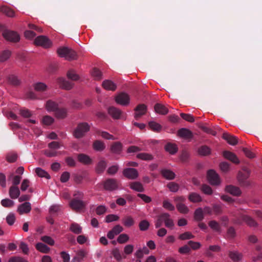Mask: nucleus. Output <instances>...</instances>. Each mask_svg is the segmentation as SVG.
<instances>
[{
    "label": "nucleus",
    "mask_w": 262,
    "mask_h": 262,
    "mask_svg": "<svg viewBox=\"0 0 262 262\" xmlns=\"http://www.w3.org/2000/svg\"><path fill=\"white\" fill-rule=\"evenodd\" d=\"M223 156L225 159L230 161L234 164H238L240 162L239 160L236 155L231 151L227 150L224 151L223 152Z\"/></svg>",
    "instance_id": "4468645a"
},
{
    "label": "nucleus",
    "mask_w": 262,
    "mask_h": 262,
    "mask_svg": "<svg viewBox=\"0 0 262 262\" xmlns=\"http://www.w3.org/2000/svg\"><path fill=\"white\" fill-rule=\"evenodd\" d=\"M54 113L55 116L59 119L64 118L67 115V110L64 108L58 107Z\"/></svg>",
    "instance_id": "f704fd0d"
},
{
    "label": "nucleus",
    "mask_w": 262,
    "mask_h": 262,
    "mask_svg": "<svg viewBox=\"0 0 262 262\" xmlns=\"http://www.w3.org/2000/svg\"><path fill=\"white\" fill-rule=\"evenodd\" d=\"M178 136L186 139H191L193 137L192 133L188 129L182 128L178 131Z\"/></svg>",
    "instance_id": "2eb2a0df"
},
{
    "label": "nucleus",
    "mask_w": 262,
    "mask_h": 262,
    "mask_svg": "<svg viewBox=\"0 0 262 262\" xmlns=\"http://www.w3.org/2000/svg\"><path fill=\"white\" fill-rule=\"evenodd\" d=\"M225 190L227 192L235 196H239L242 193L241 190L238 187L233 185L227 186Z\"/></svg>",
    "instance_id": "aec40b11"
},
{
    "label": "nucleus",
    "mask_w": 262,
    "mask_h": 262,
    "mask_svg": "<svg viewBox=\"0 0 262 262\" xmlns=\"http://www.w3.org/2000/svg\"><path fill=\"white\" fill-rule=\"evenodd\" d=\"M86 203L82 200L73 199L70 202L71 208L77 211L83 209L85 207Z\"/></svg>",
    "instance_id": "1a4fd4ad"
},
{
    "label": "nucleus",
    "mask_w": 262,
    "mask_h": 262,
    "mask_svg": "<svg viewBox=\"0 0 262 262\" xmlns=\"http://www.w3.org/2000/svg\"><path fill=\"white\" fill-rule=\"evenodd\" d=\"M104 188L108 191H113L118 189L119 183L116 179L108 178L103 182Z\"/></svg>",
    "instance_id": "423d86ee"
},
{
    "label": "nucleus",
    "mask_w": 262,
    "mask_h": 262,
    "mask_svg": "<svg viewBox=\"0 0 262 262\" xmlns=\"http://www.w3.org/2000/svg\"><path fill=\"white\" fill-rule=\"evenodd\" d=\"M136 112L134 117L136 120H138L147 112V106L144 104H138L134 109Z\"/></svg>",
    "instance_id": "9d476101"
},
{
    "label": "nucleus",
    "mask_w": 262,
    "mask_h": 262,
    "mask_svg": "<svg viewBox=\"0 0 262 262\" xmlns=\"http://www.w3.org/2000/svg\"><path fill=\"white\" fill-rule=\"evenodd\" d=\"M189 200L192 203H199L202 201L200 195L195 192H191L188 196Z\"/></svg>",
    "instance_id": "c9c22d12"
},
{
    "label": "nucleus",
    "mask_w": 262,
    "mask_h": 262,
    "mask_svg": "<svg viewBox=\"0 0 262 262\" xmlns=\"http://www.w3.org/2000/svg\"><path fill=\"white\" fill-rule=\"evenodd\" d=\"M6 222L10 226L13 225L15 221V216L14 213H10L6 217Z\"/></svg>",
    "instance_id": "13d9d810"
},
{
    "label": "nucleus",
    "mask_w": 262,
    "mask_h": 262,
    "mask_svg": "<svg viewBox=\"0 0 262 262\" xmlns=\"http://www.w3.org/2000/svg\"><path fill=\"white\" fill-rule=\"evenodd\" d=\"M70 230L75 234H79L82 233V227L77 223H72L70 227Z\"/></svg>",
    "instance_id": "ea45409f"
},
{
    "label": "nucleus",
    "mask_w": 262,
    "mask_h": 262,
    "mask_svg": "<svg viewBox=\"0 0 262 262\" xmlns=\"http://www.w3.org/2000/svg\"><path fill=\"white\" fill-rule=\"evenodd\" d=\"M31 204L28 202H25L24 203L20 205L17 208V211L20 214L28 213L31 211Z\"/></svg>",
    "instance_id": "dca6fc26"
},
{
    "label": "nucleus",
    "mask_w": 262,
    "mask_h": 262,
    "mask_svg": "<svg viewBox=\"0 0 262 262\" xmlns=\"http://www.w3.org/2000/svg\"><path fill=\"white\" fill-rule=\"evenodd\" d=\"M122 145L119 142H114L111 147V151L114 154H119L122 150Z\"/></svg>",
    "instance_id": "7c9ffc66"
},
{
    "label": "nucleus",
    "mask_w": 262,
    "mask_h": 262,
    "mask_svg": "<svg viewBox=\"0 0 262 262\" xmlns=\"http://www.w3.org/2000/svg\"><path fill=\"white\" fill-rule=\"evenodd\" d=\"M167 187L172 192H177L179 188V186L175 182H170L167 185Z\"/></svg>",
    "instance_id": "e2e57ef3"
},
{
    "label": "nucleus",
    "mask_w": 262,
    "mask_h": 262,
    "mask_svg": "<svg viewBox=\"0 0 262 262\" xmlns=\"http://www.w3.org/2000/svg\"><path fill=\"white\" fill-rule=\"evenodd\" d=\"M107 163L104 160H100L97 164L95 170L97 173H102L103 172L106 167Z\"/></svg>",
    "instance_id": "bb28decb"
},
{
    "label": "nucleus",
    "mask_w": 262,
    "mask_h": 262,
    "mask_svg": "<svg viewBox=\"0 0 262 262\" xmlns=\"http://www.w3.org/2000/svg\"><path fill=\"white\" fill-rule=\"evenodd\" d=\"M93 149L97 151H102L105 148L104 143L100 140H95L93 143Z\"/></svg>",
    "instance_id": "a878e982"
},
{
    "label": "nucleus",
    "mask_w": 262,
    "mask_h": 262,
    "mask_svg": "<svg viewBox=\"0 0 262 262\" xmlns=\"http://www.w3.org/2000/svg\"><path fill=\"white\" fill-rule=\"evenodd\" d=\"M148 125L150 129L154 132H160L162 129L161 125L155 121L149 122Z\"/></svg>",
    "instance_id": "49530a36"
},
{
    "label": "nucleus",
    "mask_w": 262,
    "mask_h": 262,
    "mask_svg": "<svg viewBox=\"0 0 262 262\" xmlns=\"http://www.w3.org/2000/svg\"><path fill=\"white\" fill-rule=\"evenodd\" d=\"M137 157L138 159L145 161H150L153 158V157L151 155L144 152L139 153L137 154Z\"/></svg>",
    "instance_id": "8fccbe9b"
},
{
    "label": "nucleus",
    "mask_w": 262,
    "mask_h": 262,
    "mask_svg": "<svg viewBox=\"0 0 262 262\" xmlns=\"http://www.w3.org/2000/svg\"><path fill=\"white\" fill-rule=\"evenodd\" d=\"M221 170L224 172H227L229 170L230 164L226 162H222L220 164Z\"/></svg>",
    "instance_id": "338daca9"
},
{
    "label": "nucleus",
    "mask_w": 262,
    "mask_h": 262,
    "mask_svg": "<svg viewBox=\"0 0 262 262\" xmlns=\"http://www.w3.org/2000/svg\"><path fill=\"white\" fill-rule=\"evenodd\" d=\"M208 224L210 227L213 230L217 232H220L221 227L219 224L216 221H211L209 222Z\"/></svg>",
    "instance_id": "864d4df0"
},
{
    "label": "nucleus",
    "mask_w": 262,
    "mask_h": 262,
    "mask_svg": "<svg viewBox=\"0 0 262 262\" xmlns=\"http://www.w3.org/2000/svg\"><path fill=\"white\" fill-rule=\"evenodd\" d=\"M0 11L8 17L15 16V12L13 10L8 7L3 6L0 8Z\"/></svg>",
    "instance_id": "c756f323"
},
{
    "label": "nucleus",
    "mask_w": 262,
    "mask_h": 262,
    "mask_svg": "<svg viewBox=\"0 0 262 262\" xmlns=\"http://www.w3.org/2000/svg\"><path fill=\"white\" fill-rule=\"evenodd\" d=\"M1 204L5 207H11L14 205V203L9 199H5L1 201Z\"/></svg>",
    "instance_id": "bf43d9fd"
},
{
    "label": "nucleus",
    "mask_w": 262,
    "mask_h": 262,
    "mask_svg": "<svg viewBox=\"0 0 262 262\" xmlns=\"http://www.w3.org/2000/svg\"><path fill=\"white\" fill-rule=\"evenodd\" d=\"M41 240L45 243L48 244L50 246H53L54 244V239L49 236H43L41 237Z\"/></svg>",
    "instance_id": "0e129e2a"
},
{
    "label": "nucleus",
    "mask_w": 262,
    "mask_h": 262,
    "mask_svg": "<svg viewBox=\"0 0 262 262\" xmlns=\"http://www.w3.org/2000/svg\"><path fill=\"white\" fill-rule=\"evenodd\" d=\"M129 186L132 189L138 192H143L144 190L142 184L139 182H131Z\"/></svg>",
    "instance_id": "2f4dec72"
},
{
    "label": "nucleus",
    "mask_w": 262,
    "mask_h": 262,
    "mask_svg": "<svg viewBox=\"0 0 262 262\" xmlns=\"http://www.w3.org/2000/svg\"><path fill=\"white\" fill-rule=\"evenodd\" d=\"M242 217L243 221L245 222L249 226L251 227H255L257 226L258 224L257 222L250 216L246 215H242Z\"/></svg>",
    "instance_id": "b1692460"
},
{
    "label": "nucleus",
    "mask_w": 262,
    "mask_h": 262,
    "mask_svg": "<svg viewBox=\"0 0 262 262\" xmlns=\"http://www.w3.org/2000/svg\"><path fill=\"white\" fill-rule=\"evenodd\" d=\"M154 109L155 112L159 114L165 115L168 113V108L164 105L161 103H156Z\"/></svg>",
    "instance_id": "6ab92c4d"
},
{
    "label": "nucleus",
    "mask_w": 262,
    "mask_h": 262,
    "mask_svg": "<svg viewBox=\"0 0 262 262\" xmlns=\"http://www.w3.org/2000/svg\"><path fill=\"white\" fill-rule=\"evenodd\" d=\"M0 31L3 32V37L8 41L17 42L20 39L19 35L16 32L7 29L5 25L1 24Z\"/></svg>",
    "instance_id": "7ed1b4c3"
},
{
    "label": "nucleus",
    "mask_w": 262,
    "mask_h": 262,
    "mask_svg": "<svg viewBox=\"0 0 262 262\" xmlns=\"http://www.w3.org/2000/svg\"><path fill=\"white\" fill-rule=\"evenodd\" d=\"M91 126L85 122L78 123L74 128L72 135L77 139H80L84 137L90 131Z\"/></svg>",
    "instance_id": "f257e3e1"
},
{
    "label": "nucleus",
    "mask_w": 262,
    "mask_h": 262,
    "mask_svg": "<svg viewBox=\"0 0 262 262\" xmlns=\"http://www.w3.org/2000/svg\"><path fill=\"white\" fill-rule=\"evenodd\" d=\"M242 170L243 172L239 171L237 173V180L241 186H249L250 185V182L247 180L250 177L251 170L246 167H243Z\"/></svg>",
    "instance_id": "20e7f679"
},
{
    "label": "nucleus",
    "mask_w": 262,
    "mask_h": 262,
    "mask_svg": "<svg viewBox=\"0 0 262 262\" xmlns=\"http://www.w3.org/2000/svg\"><path fill=\"white\" fill-rule=\"evenodd\" d=\"M86 255V252L83 250H79L77 252L76 256L72 259L71 262H81Z\"/></svg>",
    "instance_id": "cd10ccee"
},
{
    "label": "nucleus",
    "mask_w": 262,
    "mask_h": 262,
    "mask_svg": "<svg viewBox=\"0 0 262 262\" xmlns=\"http://www.w3.org/2000/svg\"><path fill=\"white\" fill-rule=\"evenodd\" d=\"M161 175L167 180H173L176 177L175 173L170 170L163 169L161 170Z\"/></svg>",
    "instance_id": "5701e85b"
},
{
    "label": "nucleus",
    "mask_w": 262,
    "mask_h": 262,
    "mask_svg": "<svg viewBox=\"0 0 262 262\" xmlns=\"http://www.w3.org/2000/svg\"><path fill=\"white\" fill-rule=\"evenodd\" d=\"M34 43L36 46H40L45 48H48L51 46V41L45 36L37 37L34 40Z\"/></svg>",
    "instance_id": "6e6552de"
},
{
    "label": "nucleus",
    "mask_w": 262,
    "mask_h": 262,
    "mask_svg": "<svg viewBox=\"0 0 262 262\" xmlns=\"http://www.w3.org/2000/svg\"><path fill=\"white\" fill-rule=\"evenodd\" d=\"M35 247L37 250L43 253H48L50 251V248L42 243L36 244Z\"/></svg>",
    "instance_id": "4c0bfd02"
},
{
    "label": "nucleus",
    "mask_w": 262,
    "mask_h": 262,
    "mask_svg": "<svg viewBox=\"0 0 262 262\" xmlns=\"http://www.w3.org/2000/svg\"><path fill=\"white\" fill-rule=\"evenodd\" d=\"M176 207L178 210L181 213L186 214L189 210L187 206L184 203H179L176 204Z\"/></svg>",
    "instance_id": "79ce46f5"
},
{
    "label": "nucleus",
    "mask_w": 262,
    "mask_h": 262,
    "mask_svg": "<svg viewBox=\"0 0 262 262\" xmlns=\"http://www.w3.org/2000/svg\"><path fill=\"white\" fill-rule=\"evenodd\" d=\"M123 174L124 177L130 180L136 179L139 176L137 170L133 168L124 169L123 171Z\"/></svg>",
    "instance_id": "9b49d317"
},
{
    "label": "nucleus",
    "mask_w": 262,
    "mask_h": 262,
    "mask_svg": "<svg viewBox=\"0 0 262 262\" xmlns=\"http://www.w3.org/2000/svg\"><path fill=\"white\" fill-rule=\"evenodd\" d=\"M46 106L48 111L54 112L58 107L57 103L52 100H48L46 103Z\"/></svg>",
    "instance_id": "e433bc0d"
},
{
    "label": "nucleus",
    "mask_w": 262,
    "mask_h": 262,
    "mask_svg": "<svg viewBox=\"0 0 262 262\" xmlns=\"http://www.w3.org/2000/svg\"><path fill=\"white\" fill-rule=\"evenodd\" d=\"M36 173L41 178H45L47 179L50 178L49 174L41 168L38 167L35 169Z\"/></svg>",
    "instance_id": "a18cd8bd"
},
{
    "label": "nucleus",
    "mask_w": 262,
    "mask_h": 262,
    "mask_svg": "<svg viewBox=\"0 0 262 262\" xmlns=\"http://www.w3.org/2000/svg\"><path fill=\"white\" fill-rule=\"evenodd\" d=\"M198 154L202 156H207L210 154L211 149L206 145H202L198 149Z\"/></svg>",
    "instance_id": "473e14b6"
},
{
    "label": "nucleus",
    "mask_w": 262,
    "mask_h": 262,
    "mask_svg": "<svg viewBox=\"0 0 262 262\" xmlns=\"http://www.w3.org/2000/svg\"><path fill=\"white\" fill-rule=\"evenodd\" d=\"M92 76L96 80H100L102 78V72L97 68L95 67L91 72Z\"/></svg>",
    "instance_id": "37998d69"
},
{
    "label": "nucleus",
    "mask_w": 262,
    "mask_h": 262,
    "mask_svg": "<svg viewBox=\"0 0 262 262\" xmlns=\"http://www.w3.org/2000/svg\"><path fill=\"white\" fill-rule=\"evenodd\" d=\"M57 82L59 85V87L66 90H71L73 86L74 83L67 80L63 77H59L57 79Z\"/></svg>",
    "instance_id": "f8f14e48"
},
{
    "label": "nucleus",
    "mask_w": 262,
    "mask_h": 262,
    "mask_svg": "<svg viewBox=\"0 0 262 262\" xmlns=\"http://www.w3.org/2000/svg\"><path fill=\"white\" fill-rule=\"evenodd\" d=\"M61 210V206L59 205H53L49 209L50 213L52 215H56Z\"/></svg>",
    "instance_id": "5fc2aeb1"
},
{
    "label": "nucleus",
    "mask_w": 262,
    "mask_h": 262,
    "mask_svg": "<svg viewBox=\"0 0 262 262\" xmlns=\"http://www.w3.org/2000/svg\"><path fill=\"white\" fill-rule=\"evenodd\" d=\"M163 222L164 223L165 227L170 229H173L174 225L173 220L170 217V215L168 213H162L161 214Z\"/></svg>",
    "instance_id": "ddd939ff"
},
{
    "label": "nucleus",
    "mask_w": 262,
    "mask_h": 262,
    "mask_svg": "<svg viewBox=\"0 0 262 262\" xmlns=\"http://www.w3.org/2000/svg\"><path fill=\"white\" fill-rule=\"evenodd\" d=\"M223 138L231 145H236L238 142V140L235 136H232L228 133H224Z\"/></svg>",
    "instance_id": "a211bd4d"
},
{
    "label": "nucleus",
    "mask_w": 262,
    "mask_h": 262,
    "mask_svg": "<svg viewBox=\"0 0 262 262\" xmlns=\"http://www.w3.org/2000/svg\"><path fill=\"white\" fill-rule=\"evenodd\" d=\"M201 190L205 194H206L208 195H210L212 193V190L211 188L209 186H208L206 184H204L202 185V186L201 187Z\"/></svg>",
    "instance_id": "774afa93"
},
{
    "label": "nucleus",
    "mask_w": 262,
    "mask_h": 262,
    "mask_svg": "<svg viewBox=\"0 0 262 262\" xmlns=\"http://www.w3.org/2000/svg\"><path fill=\"white\" fill-rule=\"evenodd\" d=\"M103 88L108 91H114L116 89V85L110 80H104L102 84Z\"/></svg>",
    "instance_id": "4be33fe9"
},
{
    "label": "nucleus",
    "mask_w": 262,
    "mask_h": 262,
    "mask_svg": "<svg viewBox=\"0 0 262 262\" xmlns=\"http://www.w3.org/2000/svg\"><path fill=\"white\" fill-rule=\"evenodd\" d=\"M9 82L13 85H18L20 82L17 76L14 75H10L8 77Z\"/></svg>",
    "instance_id": "09e8293b"
},
{
    "label": "nucleus",
    "mask_w": 262,
    "mask_h": 262,
    "mask_svg": "<svg viewBox=\"0 0 262 262\" xmlns=\"http://www.w3.org/2000/svg\"><path fill=\"white\" fill-rule=\"evenodd\" d=\"M78 160L85 165H89L92 163V160L88 155L84 154H80L77 156Z\"/></svg>",
    "instance_id": "412c9836"
},
{
    "label": "nucleus",
    "mask_w": 262,
    "mask_h": 262,
    "mask_svg": "<svg viewBox=\"0 0 262 262\" xmlns=\"http://www.w3.org/2000/svg\"><path fill=\"white\" fill-rule=\"evenodd\" d=\"M194 236L190 232H185L182 234H181L179 238L181 240H186L193 238Z\"/></svg>",
    "instance_id": "603ef678"
},
{
    "label": "nucleus",
    "mask_w": 262,
    "mask_h": 262,
    "mask_svg": "<svg viewBox=\"0 0 262 262\" xmlns=\"http://www.w3.org/2000/svg\"><path fill=\"white\" fill-rule=\"evenodd\" d=\"M180 116L183 119L189 122H193L194 121V117L190 114L182 113L180 114Z\"/></svg>",
    "instance_id": "69168bd1"
},
{
    "label": "nucleus",
    "mask_w": 262,
    "mask_h": 262,
    "mask_svg": "<svg viewBox=\"0 0 262 262\" xmlns=\"http://www.w3.org/2000/svg\"><path fill=\"white\" fill-rule=\"evenodd\" d=\"M163 207L169 211H173L175 209L174 206L168 200L163 201Z\"/></svg>",
    "instance_id": "6e6d98bb"
},
{
    "label": "nucleus",
    "mask_w": 262,
    "mask_h": 262,
    "mask_svg": "<svg viewBox=\"0 0 262 262\" xmlns=\"http://www.w3.org/2000/svg\"><path fill=\"white\" fill-rule=\"evenodd\" d=\"M11 52L8 50H4L0 53V62H2L7 60L11 56Z\"/></svg>",
    "instance_id": "de8ad7c7"
},
{
    "label": "nucleus",
    "mask_w": 262,
    "mask_h": 262,
    "mask_svg": "<svg viewBox=\"0 0 262 262\" xmlns=\"http://www.w3.org/2000/svg\"><path fill=\"white\" fill-rule=\"evenodd\" d=\"M116 102L121 105L126 106L129 103L130 98L125 93H120L115 97Z\"/></svg>",
    "instance_id": "0eeeda50"
},
{
    "label": "nucleus",
    "mask_w": 262,
    "mask_h": 262,
    "mask_svg": "<svg viewBox=\"0 0 262 262\" xmlns=\"http://www.w3.org/2000/svg\"><path fill=\"white\" fill-rule=\"evenodd\" d=\"M57 53L60 57L69 61L76 60L78 55L77 53L71 48L67 47H61L57 50Z\"/></svg>",
    "instance_id": "f03ea898"
},
{
    "label": "nucleus",
    "mask_w": 262,
    "mask_h": 262,
    "mask_svg": "<svg viewBox=\"0 0 262 262\" xmlns=\"http://www.w3.org/2000/svg\"><path fill=\"white\" fill-rule=\"evenodd\" d=\"M165 149L171 155L176 154L178 151L176 145L172 143H167L165 146Z\"/></svg>",
    "instance_id": "a19ab883"
},
{
    "label": "nucleus",
    "mask_w": 262,
    "mask_h": 262,
    "mask_svg": "<svg viewBox=\"0 0 262 262\" xmlns=\"http://www.w3.org/2000/svg\"><path fill=\"white\" fill-rule=\"evenodd\" d=\"M204 218V211L202 208H197L194 213V219L195 221L200 222Z\"/></svg>",
    "instance_id": "72a5a7b5"
},
{
    "label": "nucleus",
    "mask_w": 262,
    "mask_h": 262,
    "mask_svg": "<svg viewBox=\"0 0 262 262\" xmlns=\"http://www.w3.org/2000/svg\"><path fill=\"white\" fill-rule=\"evenodd\" d=\"M212 210L213 213L216 215H220L223 212L222 207L219 204H213L212 205Z\"/></svg>",
    "instance_id": "4d7b16f0"
},
{
    "label": "nucleus",
    "mask_w": 262,
    "mask_h": 262,
    "mask_svg": "<svg viewBox=\"0 0 262 262\" xmlns=\"http://www.w3.org/2000/svg\"><path fill=\"white\" fill-rule=\"evenodd\" d=\"M108 113L114 119H119L122 114L121 111L114 106L110 107L108 108Z\"/></svg>",
    "instance_id": "f3484780"
},
{
    "label": "nucleus",
    "mask_w": 262,
    "mask_h": 262,
    "mask_svg": "<svg viewBox=\"0 0 262 262\" xmlns=\"http://www.w3.org/2000/svg\"><path fill=\"white\" fill-rule=\"evenodd\" d=\"M68 78L73 81L78 80L79 79V76L73 70H69L67 74Z\"/></svg>",
    "instance_id": "3c124183"
},
{
    "label": "nucleus",
    "mask_w": 262,
    "mask_h": 262,
    "mask_svg": "<svg viewBox=\"0 0 262 262\" xmlns=\"http://www.w3.org/2000/svg\"><path fill=\"white\" fill-rule=\"evenodd\" d=\"M33 87L35 91L37 92H44L48 89L47 85L43 82H38L33 84Z\"/></svg>",
    "instance_id": "c85d7f7f"
},
{
    "label": "nucleus",
    "mask_w": 262,
    "mask_h": 262,
    "mask_svg": "<svg viewBox=\"0 0 262 262\" xmlns=\"http://www.w3.org/2000/svg\"><path fill=\"white\" fill-rule=\"evenodd\" d=\"M9 193L11 199H16L20 195V190L17 186H12L10 187Z\"/></svg>",
    "instance_id": "393cba45"
},
{
    "label": "nucleus",
    "mask_w": 262,
    "mask_h": 262,
    "mask_svg": "<svg viewBox=\"0 0 262 262\" xmlns=\"http://www.w3.org/2000/svg\"><path fill=\"white\" fill-rule=\"evenodd\" d=\"M129 239V237L126 234H120L117 238V242L120 244H124L127 242Z\"/></svg>",
    "instance_id": "680f3d73"
},
{
    "label": "nucleus",
    "mask_w": 262,
    "mask_h": 262,
    "mask_svg": "<svg viewBox=\"0 0 262 262\" xmlns=\"http://www.w3.org/2000/svg\"><path fill=\"white\" fill-rule=\"evenodd\" d=\"M122 223L125 227H129L134 224L135 222L132 216H127L122 219Z\"/></svg>",
    "instance_id": "c03bdc74"
},
{
    "label": "nucleus",
    "mask_w": 262,
    "mask_h": 262,
    "mask_svg": "<svg viewBox=\"0 0 262 262\" xmlns=\"http://www.w3.org/2000/svg\"><path fill=\"white\" fill-rule=\"evenodd\" d=\"M229 256L233 261L237 262L242 259V254L236 251H230Z\"/></svg>",
    "instance_id": "58836bf2"
},
{
    "label": "nucleus",
    "mask_w": 262,
    "mask_h": 262,
    "mask_svg": "<svg viewBox=\"0 0 262 262\" xmlns=\"http://www.w3.org/2000/svg\"><path fill=\"white\" fill-rule=\"evenodd\" d=\"M97 133L99 135H101V136L105 139H107V140H115V138L114 137L110 134L106 132H103V131H98L97 132Z\"/></svg>",
    "instance_id": "052dcab7"
},
{
    "label": "nucleus",
    "mask_w": 262,
    "mask_h": 262,
    "mask_svg": "<svg viewBox=\"0 0 262 262\" xmlns=\"http://www.w3.org/2000/svg\"><path fill=\"white\" fill-rule=\"evenodd\" d=\"M207 180L212 185H218L221 181L219 174L213 169H210L207 171Z\"/></svg>",
    "instance_id": "39448f33"
}]
</instances>
